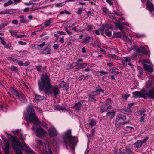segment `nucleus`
I'll list each match as a JSON object with an SVG mask.
<instances>
[{
	"label": "nucleus",
	"instance_id": "1",
	"mask_svg": "<svg viewBox=\"0 0 154 154\" xmlns=\"http://www.w3.org/2000/svg\"><path fill=\"white\" fill-rule=\"evenodd\" d=\"M39 90L40 91L43 90L45 94H54V96L59 93L58 87L57 85L53 86L51 84L50 78L46 73L42 74L41 76V80L38 81Z\"/></svg>",
	"mask_w": 154,
	"mask_h": 154
},
{
	"label": "nucleus",
	"instance_id": "2",
	"mask_svg": "<svg viewBox=\"0 0 154 154\" xmlns=\"http://www.w3.org/2000/svg\"><path fill=\"white\" fill-rule=\"evenodd\" d=\"M28 114L24 116L25 119L29 122H33L34 125H37L39 123L36 115L33 106L31 104L28 105L27 109Z\"/></svg>",
	"mask_w": 154,
	"mask_h": 154
},
{
	"label": "nucleus",
	"instance_id": "3",
	"mask_svg": "<svg viewBox=\"0 0 154 154\" xmlns=\"http://www.w3.org/2000/svg\"><path fill=\"white\" fill-rule=\"evenodd\" d=\"M63 138V144L66 147L70 146L72 148H74L76 144L75 139V137L71 136L70 130H69L65 132Z\"/></svg>",
	"mask_w": 154,
	"mask_h": 154
},
{
	"label": "nucleus",
	"instance_id": "4",
	"mask_svg": "<svg viewBox=\"0 0 154 154\" xmlns=\"http://www.w3.org/2000/svg\"><path fill=\"white\" fill-rule=\"evenodd\" d=\"M9 140L12 142V146L13 149L15 151L16 154H23L21 150L19 149L17 146H20V143L17 140L15 137L9 134H7Z\"/></svg>",
	"mask_w": 154,
	"mask_h": 154
},
{
	"label": "nucleus",
	"instance_id": "5",
	"mask_svg": "<svg viewBox=\"0 0 154 154\" xmlns=\"http://www.w3.org/2000/svg\"><path fill=\"white\" fill-rule=\"evenodd\" d=\"M11 90L14 94L17 97L20 101L22 103H26L27 100L26 97L23 94L19 92V91L14 88H11Z\"/></svg>",
	"mask_w": 154,
	"mask_h": 154
},
{
	"label": "nucleus",
	"instance_id": "6",
	"mask_svg": "<svg viewBox=\"0 0 154 154\" xmlns=\"http://www.w3.org/2000/svg\"><path fill=\"white\" fill-rule=\"evenodd\" d=\"M133 97L134 98L142 97L145 98L144 97L146 96L145 90L143 89L141 91L133 92Z\"/></svg>",
	"mask_w": 154,
	"mask_h": 154
},
{
	"label": "nucleus",
	"instance_id": "7",
	"mask_svg": "<svg viewBox=\"0 0 154 154\" xmlns=\"http://www.w3.org/2000/svg\"><path fill=\"white\" fill-rule=\"evenodd\" d=\"M36 132L37 136L39 137L42 136H44L47 134L46 131L41 127L37 129Z\"/></svg>",
	"mask_w": 154,
	"mask_h": 154
},
{
	"label": "nucleus",
	"instance_id": "8",
	"mask_svg": "<svg viewBox=\"0 0 154 154\" xmlns=\"http://www.w3.org/2000/svg\"><path fill=\"white\" fill-rule=\"evenodd\" d=\"M145 99H154V87L147 91L145 90Z\"/></svg>",
	"mask_w": 154,
	"mask_h": 154
},
{
	"label": "nucleus",
	"instance_id": "9",
	"mask_svg": "<svg viewBox=\"0 0 154 154\" xmlns=\"http://www.w3.org/2000/svg\"><path fill=\"white\" fill-rule=\"evenodd\" d=\"M48 131L49 135L51 137L55 136L57 135V132L54 127H50L48 129Z\"/></svg>",
	"mask_w": 154,
	"mask_h": 154
},
{
	"label": "nucleus",
	"instance_id": "10",
	"mask_svg": "<svg viewBox=\"0 0 154 154\" xmlns=\"http://www.w3.org/2000/svg\"><path fill=\"white\" fill-rule=\"evenodd\" d=\"M146 7L147 9L151 13L154 11V5L149 0L147 1Z\"/></svg>",
	"mask_w": 154,
	"mask_h": 154
},
{
	"label": "nucleus",
	"instance_id": "11",
	"mask_svg": "<svg viewBox=\"0 0 154 154\" xmlns=\"http://www.w3.org/2000/svg\"><path fill=\"white\" fill-rule=\"evenodd\" d=\"M18 146L21 147L23 150H24L27 152L31 153L32 151L30 149V148L27 146L25 143H23L21 144L20 143V145Z\"/></svg>",
	"mask_w": 154,
	"mask_h": 154
},
{
	"label": "nucleus",
	"instance_id": "12",
	"mask_svg": "<svg viewBox=\"0 0 154 154\" xmlns=\"http://www.w3.org/2000/svg\"><path fill=\"white\" fill-rule=\"evenodd\" d=\"M43 148V150L44 151V153L45 154H53L52 151L49 149L48 145L47 144H45Z\"/></svg>",
	"mask_w": 154,
	"mask_h": 154
},
{
	"label": "nucleus",
	"instance_id": "13",
	"mask_svg": "<svg viewBox=\"0 0 154 154\" xmlns=\"http://www.w3.org/2000/svg\"><path fill=\"white\" fill-rule=\"evenodd\" d=\"M10 145L8 143H6L5 144L3 147V150L5 154H9Z\"/></svg>",
	"mask_w": 154,
	"mask_h": 154
},
{
	"label": "nucleus",
	"instance_id": "14",
	"mask_svg": "<svg viewBox=\"0 0 154 154\" xmlns=\"http://www.w3.org/2000/svg\"><path fill=\"white\" fill-rule=\"evenodd\" d=\"M60 87L65 89L67 91L69 88V85L68 83L65 82L64 81H62L59 84Z\"/></svg>",
	"mask_w": 154,
	"mask_h": 154
},
{
	"label": "nucleus",
	"instance_id": "15",
	"mask_svg": "<svg viewBox=\"0 0 154 154\" xmlns=\"http://www.w3.org/2000/svg\"><path fill=\"white\" fill-rule=\"evenodd\" d=\"M140 122H142L144 121V117L146 115L145 111L143 110H141L140 111Z\"/></svg>",
	"mask_w": 154,
	"mask_h": 154
},
{
	"label": "nucleus",
	"instance_id": "16",
	"mask_svg": "<svg viewBox=\"0 0 154 154\" xmlns=\"http://www.w3.org/2000/svg\"><path fill=\"white\" fill-rule=\"evenodd\" d=\"M143 68L145 70L149 72H152L153 71L152 68L150 65L145 64L143 65Z\"/></svg>",
	"mask_w": 154,
	"mask_h": 154
},
{
	"label": "nucleus",
	"instance_id": "17",
	"mask_svg": "<svg viewBox=\"0 0 154 154\" xmlns=\"http://www.w3.org/2000/svg\"><path fill=\"white\" fill-rule=\"evenodd\" d=\"M104 90L103 89H102L101 87L99 85H98L96 87V90L94 92V93H96V95L99 94L100 92L102 93H104Z\"/></svg>",
	"mask_w": 154,
	"mask_h": 154
},
{
	"label": "nucleus",
	"instance_id": "18",
	"mask_svg": "<svg viewBox=\"0 0 154 154\" xmlns=\"http://www.w3.org/2000/svg\"><path fill=\"white\" fill-rule=\"evenodd\" d=\"M87 63H80L78 62H77L76 66L79 68H84L86 67Z\"/></svg>",
	"mask_w": 154,
	"mask_h": 154
},
{
	"label": "nucleus",
	"instance_id": "19",
	"mask_svg": "<svg viewBox=\"0 0 154 154\" xmlns=\"http://www.w3.org/2000/svg\"><path fill=\"white\" fill-rule=\"evenodd\" d=\"M116 115V112H110L107 113V117L110 119H112Z\"/></svg>",
	"mask_w": 154,
	"mask_h": 154
},
{
	"label": "nucleus",
	"instance_id": "20",
	"mask_svg": "<svg viewBox=\"0 0 154 154\" xmlns=\"http://www.w3.org/2000/svg\"><path fill=\"white\" fill-rule=\"evenodd\" d=\"M54 109L55 110H66V108L64 107L58 105L54 107Z\"/></svg>",
	"mask_w": 154,
	"mask_h": 154
},
{
	"label": "nucleus",
	"instance_id": "21",
	"mask_svg": "<svg viewBox=\"0 0 154 154\" xmlns=\"http://www.w3.org/2000/svg\"><path fill=\"white\" fill-rule=\"evenodd\" d=\"M120 119H121L123 121H125L126 119V116L121 114L117 115V116L116 120L119 121Z\"/></svg>",
	"mask_w": 154,
	"mask_h": 154
},
{
	"label": "nucleus",
	"instance_id": "22",
	"mask_svg": "<svg viewBox=\"0 0 154 154\" xmlns=\"http://www.w3.org/2000/svg\"><path fill=\"white\" fill-rule=\"evenodd\" d=\"M110 73L112 74H113L114 75L119 74V72L118 71V69L117 68H112L110 70Z\"/></svg>",
	"mask_w": 154,
	"mask_h": 154
},
{
	"label": "nucleus",
	"instance_id": "23",
	"mask_svg": "<svg viewBox=\"0 0 154 154\" xmlns=\"http://www.w3.org/2000/svg\"><path fill=\"white\" fill-rule=\"evenodd\" d=\"M81 103L80 102L76 103L74 106V108L76 110H80L81 108Z\"/></svg>",
	"mask_w": 154,
	"mask_h": 154
},
{
	"label": "nucleus",
	"instance_id": "24",
	"mask_svg": "<svg viewBox=\"0 0 154 154\" xmlns=\"http://www.w3.org/2000/svg\"><path fill=\"white\" fill-rule=\"evenodd\" d=\"M115 25L116 29H119L122 31L123 29V27L121 23H115Z\"/></svg>",
	"mask_w": 154,
	"mask_h": 154
},
{
	"label": "nucleus",
	"instance_id": "25",
	"mask_svg": "<svg viewBox=\"0 0 154 154\" xmlns=\"http://www.w3.org/2000/svg\"><path fill=\"white\" fill-rule=\"evenodd\" d=\"M142 143L143 142L141 140H139L137 141L135 143L136 147L137 148L140 147L142 146Z\"/></svg>",
	"mask_w": 154,
	"mask_h": 154
},
{
	"label": "nucleus",
	"instance_id": "26",
	"mask_svg": "<svg viewBox=\"0 0 154 154\" xmlns=\"http://www.w3.org/2000/svg\"><path fill=\"white\" fill-rule=\"evenodd\" d=\"M112 108L111 105H109L107 108L102 107L101 109V112H103L105 111H107L109 109H111Z\"/></svg>",
	"mask_w": 154,
	"mask_h": 154
},
{
	"label": "nucleus",
	"instance_id": "27",
	"mask_svg": "<svg viewBox=\"0 0 154 154\" xmlns=\"http://www.w3.org/2000/svg\"><path fill=\"white\" fill-rule=\"evenodd\" d=\"M121 112L124 113L129 114L131 113V110L129 109H127L126 108H123L121 110Z\"/></svg>",
	"mask_w": 154,
	"mask_h": 154
},
{
	"label": "nucleus",
	"instance_id": "28",
	"mask_svg": "<svg viewBox=\"0 0 154 154\" xmlns=\"http://www.w3.org/2000/svg\"><path fill=\"white\" fill-rule=\"evenodd\" d=\"M89 99L94 102H95L97 99L95 98V96L94 95L90 94L89 95Z\"/></svg>",
	"mask_w": 154,
	"mask_h": 154
},
{
	"label": "nucleus",
	"instance_id": "29",
	"mask_svg": "<svg viewBox=\"0 0 154 154\" xmlns=\"http://www.w3.org/2000/svg\"><path fill=\"white\" fill-rule=\"evenodd\" d=\"M35 97L36 99L38 101L43 100L45 99V97L39 95H35Z\"/></svg>",
	"mask_w": 154,
	"mask_h": 154
},
{
	"label": "nucleus",
	"instance_id": "30",
	"mask_svg": "<svg viewBox=\"0 0 154 154\" xmlns=\"http://www.w3.org/2000/svg\"><path fill=\"white\" fill-rule=\"evenodd\" d=\"M45 51H46V53H45V52L44 53H42V54H45V55L46 54H51V49L50 48L47 47H46L45 49Z\"/></svg>",
	"mask_w": 154,
	"mask_h": 154
},
{
	"label": "nucleus",
	"instance_id": "31",
	"mask_svg": "<svg viewBox=\"0 0 154 154\" xmlns=\"http://www.w3.org/2000/svg\"><path fill=\"white\" fill-rule=\"evenodd\" d=\"M11 11V10L9 9H6L3 11L0 12L1 14H10V12Z\"/></svg>",
	"mask_w": 154,
	"mask_h": 154
},
{
	"label": "nucleus",
	"instance_id": "32",
	"mask_svg": "<svg viewBox=\"0 0 154 154\" xmlns=\"http://www.w3.org/2000/svg\"><path fill=\"white\" fill-rule=\"evenodd\" d=\"M108 55L109 57H112V58L115 59V60H117L118 59V56L115 54H108Z\"/></svg>",
	"mask_w": 154,
	"mask_h": 154
},
{
	"label": "nucleus",
	"instance_id": "33",
	"mask_svg": "<svg viewBox=\"0 0 154 154\" xmlns=\"http://www.w3.org/2000/svg\"><path fill=\"white\" fill-rule=\"evenodd\" d=\"M13 3V1L11 0H9L7 2H6L4 4V6L5 7H7Z\"/></svg>",
	"mask_w": 154,
	"mask_h": 154
},
{
	"label": "nucleus",
	"instance_id": "34",
	"mask_svg": "<svg viewBox=\"0 0 154 154\" xmlns=\"http://www.w3.org/2000/svg\"><path fill=\"white\" fill-rule=\"evenodd\" d=\"M96 124V122L95 120L94 119H92L90 123H89V125L91 126V127L95 125Z\"/></svg>",
	"mask_w": 154,
	"mask_h": 154
},
{
	"label": "nucleus",
	"instance_id": "35",
	"mask_svg": "<svg viewBox=\"0 0 154 154\" xmlns=\"http://www.w3.org/2000/svg\"><path fill=\"white\" fill-rule=\"evenodd\" d=\"M52 20L51 19H49L48 21H46L44 23V25L46 26H48L51 24L52 23Z\"/></svg>",
	"mask_w": 154,
	"mask_h": 154
},
{
	"label": "nucleus",
	"instance_id": "36",
	"mask_svg": "<svg viewBox=\"0 0 154 154\" xmlns=\"http://www.w3.org/2000/svg\"><path fill=\"white\" fill-rule=\"evenodd\" d=\"M7 106L5 104L4 105H0V109L6 112L5 109H7Z\"/></svg>",
	"mask_w": 154,
	"mask_h": 154
},
{
	"label": "nucleus",
	"instance_id": "37",
	"mask_svg": "<svg viewBox=\"0 0 154 154\" xmlns=\"http://www.w3.org/2000/svg\"><path fill=\"white\" fill-rule=\"evenodd\" d=\"M91 37L89 36H87L85 37L83 40V42L85 44L88 43L89 42V41Z\"/></svg>",
	"mask_w": 154,
	"mask_h": 154
},
{
	"label": "nucleus",
	"instance_id": "38",
	"mask_svg": "<svg viewBox=\"0 0 154 154\" xmlns=\"http://www.w3.org/2000/svg\"><path fill=\"white\" fill-rule=\"evenodd\" d=\"M105 34L108 37H111L112 35V33L108 29H105Z\"/></svg>",
	"mask_w": 154,
	"mask_h": 154
},
{
	"label": "nucleus",
	"instance_id": "39",
	"mask_svg": "<svg viewBox=\"0 0 154 154\" xmlns=\"http://www.w3.org/2000/svg\"><path fill=\"white\" fill-rule=\"evenodd\" d=\"M5 45V47L7 49H9L11 50H12L13 49V47L10 43L8 44H6Z\"/></svg>",
	"mask_w": 154,
	"mask_h": 154
},
{
	"label": "nucleus",
	"instance_id": "40",
	"mask_svg": "<svg viewBox=\"0 0 154 154\" xmlns=\"http://www.w3.org/2000/svg\"><path fill=\"white\" fill-rule=\"evenodd\" d=\"M133 49H135L136 51L138 53H141V51L140 49V48H139L137 46H134Z\"/></svg>",
	"mask_w": 154,
	"mask_h": 154
},
{
	"label": "nucleus",
	"instance_id": "41",
	"mask_svg": "<svg viewBox=\"0 0 154 154\" xmlns=\"http://www.w3.org/2000/svg\"><path fill=\"white\" fill-rule=\"evenodd\" d=\"M9 31L12 36L14 37H16V36L17 35L15 31H12V30H10Z\"/></svg>",
	"mask_w": 154,
	"mask_h": 154
},
{
	"label": "nucleus",
	"instance_id": "42",
	"mask_svg": "<svg viewBox=\"0 0 154 154\" xmlns=\"http://www.w3.org/2000/svg\"><path fill=\"white\" fill-rule=\"evenodd\" d=\"M152 85V82L150 81H148L146 84V87L147 88H149Z\"/></svg>",
	"mask_w": 154,
	"mask_h": 154
},
{
	"label": "nucleus",
	"instance_id": "43",
	"mask_svg": "<svg viewBox=\"0 0 154 154\" xmlns=\"http://www.w3.org/2000/svg\"><path fill=\"white\" fill-rule=\"evenodd\" d=\"M10 69L12 71H16L18 70L17 68L13 66L9 67Z\"/></svg>",
	"mask_w": 154,
	"mask_h": 154
},
{
	"label": "nucleus",
	"instance_id": "44",
	"mask_svg": "<svg viewBox=\"0 0 154 154\" xmlns=\"http://www.w3.org/2000/svg\"><path fill=\"white\" fill-rule=\"evenodd\" d=\"M112 103V101L110 99H108L105 102V105L106 106L110 105Z\"/></svg>",
	"mask_w": 154,
	"mask_h": 154
},
{
	"label": "nucleus",
	"instance_id": "45",
	"mask_svg": "<svg viewBox=\"0 0 154 154\" xmlns=\"http://www.w3.org/2000/svg\"><path fill=\"white\" fill-rule=\"evenodd\" d=\"M65 29L68 35H71L72 34V32H70L69 31L67 27V26L65 27Z\"/></svg>",
	"mask_w": 154,
	"mask_h": 154
},
{
	"label": "nucleus",
	"instance_id": "46",
	"mask_svg": "<svg viewBox=\"0 0 154 154\" xmlns=\"http://www.w3.org/2000/svg\"><path fill=\"white\" fill-rule=\"evenodd\" d=\"M125 151L127 152L128 154H131V153H133V152L131 149L128 148H126Z\"/></svg>",
	"mask_w": 154,
	"mask_h": 154
},
{
	"label": "nucleus",
	"instance_id": "47",
	"mask_svg": "<svg viewBox=\"0 0 154 154\" xmlns=\"http://www.w3.org/2000/svg\"><path fill=\"white\" fill-rule=\"evenodd\" d=\"M35 140L37 143L40 145H42L43 144V143L41 140L37 139Z\"/></svg>",
	"mask_w": 154,
	"mask_h": 154
},
{
	"label": "nucleus",
	"instance_id": "48",
	"mask_svg": "<svg viewBox=\"0 0 154 154\" xmlns=\"http://www.w3.org/2000/svg\"><path fill=\"white\" fill-rule=\"evenodd\" d=\"M122 63L123 65L125 67L127 66V62L124 59L122 60Z\"/></svg>",
	"mask_w": 154,
	"mask_h": 154
},
{
	"label": "nucleus",
	"instance_id": "49",
	"mask_svg": "<svg viewBox=\"0 0 154 154\" xmlns=\"http://www.w3.org/2000/svg\"><path fill=\"white\" fill-rule=\"evenodd\" d=\"M20 22L23 23H26L28 22L26 19H24V18L21 19L20 20Z\"/></svg>",
	"mask_w": 154,
	"mask_h": 154
},
{
	"label": "nucleus",
	"instance_id": "50",
	"mask_svg": "<svg viewBox=\"0 0 154 154\" xmlns=\"http://www.w3.org/2000/svg\"><path fill=\"white\" fill-rule=\"evenodd\" d=\"M116 37L118 38H121L122 37L121 32H117L115 34Z\"/></svg>",
	"mask_w": 154,
	"mask_h": 154
},
{
	"label": "nucleus",
	"instance_id": "51",
	"mask_svg": "<svg viewBox=\"0 0 154 154\" xmlns=\"http://www.w3.org/2000/svg\"><path fill=\"white\" fill-rule=\"evenodd\" d=\"M109 16L111 18L114 19L115 18V15L114 14L111 13L109 14Z\"/></svg>",
	"mask_w": 154,
	"mask_h": 154
},
{
	"label": "nucleus",
	"instance_id": "52",
	"mask_svg": "<svg viewBox=\"0 0 154 154\" xmlns=\"http://www.w3.org/2000/svg\"><path fill=\"white\" fill-rule=\"evenodd\" d=\"M124 59L127 62H129L131 61V58L129 57H125Z\"/></svg>",
	"mask_w": 154,
	"mask_h": 154
},
{
	"label": "nucleus",
	"instance_id": "53",
	"mask_svg": "<svg viewBox=\"0 0 154 154\" xmlns=\"http://www.w3.org/2000/svg\"><path fill=\"white\" fill-rule=\"evenodd\" d=\"M55 6L56 7H62L63 5L62 3L55 4Z\"/></svg>",
	"mask_w": 154,
	"mask_h": 154
},
{
	"label": "nucleus",
	"instance_id": "54",
	"mask_svg": "<svg viewBox=\"0 0 154 154\" xmlns=\"http://www.w3.org/2000/svg\"><path fill=\"white\" fill-rule=\"evenodd\" d=\"M37 70L38 71H41L42 69V66L40 65L36 66Z\"/></svg>",
	"mask_w": 154,
	"mask_h": 154
},
{
	"label": "nucleus",
	"instance_id": "55",
	"mask_svg": "<svg viewBox=\"0 0 154 154\" xmlns=\"http://www.w3.org/2000/svg\"><path fill=\"white\" fill-rule=\"evenodd\" d=\"M57 32L58 34L60 35H65L66 34V33L63 31H57Z\"/></svg>",
	"mask_w": 154,
	"mask_h": 154
},
{
	"label": "nucleus",
	"instance_id": "56",
	"mask_svg": "<svg viewBox=\"0 0 154 154\" xmlns=\"http://www.w3.org/2000/svg\"><path fill=\"white\" fill-rule=\"evenodd\" d=\"M129 96V94H123L122 95V98L126 99Z\"/></svg>",
	"mask_w": 154,
	"mask_h": 154
},
{
	"label": "nucleus",
	"instance_id": "57",
	"mask_svg": "<svg viewBox=\"0 0 154 154\" xmlns=\"http://www.w3.org/2000/svg\"><path fill=\"white\" fill-rule=\"evenodd\" d=\"M141 52H142V53L143 54L145 55H147L149 54V52L146 51L145 49H144Z\"/></svg>",
	"mask_w": 154,
	"mask_h": 154
},
{
	"label": "nucleus",
	"instance_id": "58",
	"mask_svg": "<svg viewBox=\"0 0 154 154\" xmlns=\"http://www.w3.org/2000/svg\"><path fill=\"white\" fill-rule=\"evenodd\" d=\"M53 47L54 49L57 50L59 47V45L57 44H54L53 45Z\"/></svg>",
	"mask_w": 154,
	"mask_h": 154
},
{
	"label": "nucleus",
	"instance_id": "59",
	"mask_svg": "<svg viewBox=\"0 0 154 154\" xmlns=\"http://www.w3.org/2000/svg\"><path fill=\"white\" fill-rule=\"evenodd\" d=\"M78 27L79 26L78 25H77L76 26H75L72 28V30H74L76 32H78L79 31H77L76 30L77 27Z\"/></svg>",
	"mask_w": 154,
	"mask_h": 154
},
{
	"label": "nucleus",
	"instance_id": "60",
	"mask_svg": "<svg viewBox=\"0 0 154 154\" xmlns=\"http://www.w3.org/2000/svg\"><path fill=\"white\" fill-rule=\"evenodd\" d=\"M103 11L105 13H107L108 12V9L106 7H104L103 8Z\"/></svg>",
	"mask_w": 154,
	"mask_h": 154
},
{
	"label": "nucleus",
	"instance_id": "61",
	"mask_svg": "<svg viewBox=\"0 0 154 154\" xmlns=\"http://www.w3.org/2000/svg\"><path fill=\"white\" fill-rule=\"evenodd\" d=\"M82 11V8H79L78 9V11L76 13L77 14H80Z\"/></svg>",
	"mask_w": 154,
	"mask_h": 154
},
{
	"label": "nucleus",
	"instance_id": "62",
	"mask_svg": "<svg viewBox=\"0 0 154 154\" xmlns=\"http://www.w3.org/2000/svg\"><path fill=\"white\" fill-rule=\"evenodd\" d=\"M18 43L22 45H25L26 44V42L22 41H19L18 42Z\"/></svg>",
	"mask_w": 154,
	"mask_h": 154
},
{
	"label": "nucleus",
	"instance_id": "63",
	"mask_svg": "<svg viewBox=\"0 0 154 154\" xmlns=\"http://www.w3.org/2000/svg\"><path fill=\"white\" fill-rule=\"evenodd\" d=\"M19 129L15 131H13V133L15 135H18L19 133Z\"/></svg>",
	"mask_w": 154,
	"mask_h": 154
},
{
	"label": "nucleus",
	"instance_id": "64",
	"mask_svg": "<svg viewBox=\"0 0 154 154\" xmlns=\"http://www.w3.org/2000/svg\"><path fill=\"white\" fill-rule=\"evenodd\" d=\"M92 29V26H89L86 29V30L88 31H91Z\"/></svg>",
	"mask_w": 154,
	"mask_h": 154
}]
</instances>
